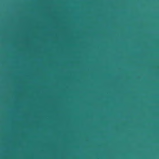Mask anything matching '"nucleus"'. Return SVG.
<instances>
[{"mask_svg":"<svg viewBox=\"0 0 159 159\" xmlns=\"http://www.w3.org/2000/svg\"><path fill=\"white\" fill-rule=\"evenodd\" d=\"M27 82H30V0L27 2Z\"/></svg>","mask_w":159,"mask_h":159,"instance_id":"f257e3e1","label":"nucleus"},{"mask_svg":"<svg viewBox=\"0 0 159 159\" xmlns=\"http://www.w3.org/2000/svg\"><path fill=\"white\" fill-rule=\"evenodd\" d=\"M18 13L19 15L21 16L24 14V11L23 9H21L18 11Z\"/></svg>","mask_w":159,"mask_h":159,"instance_id":"f03ea898","label":"nucleus"}]
</instances>
